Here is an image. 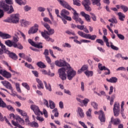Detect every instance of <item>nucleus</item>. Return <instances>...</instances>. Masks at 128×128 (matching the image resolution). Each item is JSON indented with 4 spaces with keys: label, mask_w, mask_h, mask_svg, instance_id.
I'll use <instances>...</instances> for the list:
<instances>
[{
    "label": "nucleus",
    "mask_w": 128,
    "mask_h": 128,
    "mask_svg": "<svg viewBox=\"0 0 128 128\" xmlns=\"http://www.w3.org/2000/svg\"><path fill=\"white\" fill-rule=\"evenodd\" d=\"M52 112L53 114H54V116H55V118H58V108H54L52 110Z\"/></svg>",
    "instance_id": "nucleus-44"
},
{
    "label": "nucleus",
    "mask_w": 128,
    "mask_h": 128,
    "mask_svg": "<svg viewBox=\"0 0 128 128\" xmlns=\"http://www.w3.org/2000/svg\"><path fill=\"white\" fill-rule=\"evenodd\" d=\"M58 2L65 8L69 10H72L74 12V16H72L73 20H74L76 22H80L81 24H84V21L82 20V18H78V14L76 12V11L74 9L72 8L64 0H57Z\"/></svg>",
    "instance_id": "nucleus-1"
},
{
    "label": "nucleus",
    "mask_w": 128,
    "mask_h": 128,
    "mask_svg": "<svg viewBox=\"0 0 128 128\" xmlns=\"http://www.w3.org/2000/svg\"><path fill=\"white\" fill-rule=\"evenodd\" d=\"M30 22L24 20H22L21 22V26H30Z\"/></svg>",
    "instance_id": "nucleus-31"
},
{
    "label": "nucleus",
    "mask_w": 128,
    "mask_h": 128,
    "mask_svg": "<svg viewBox=\"0 0 128 128\" xmlns=\"http://www.w3.org/2000/svg\"><path fill=\"white\" fill-rule=\"evenodd\" d=\"M49 107L52 110H54V108H56V105L54 104V102L52 101V100H49Z\"/></svg>",
    "instance_id": "nucleus-38"
},
{
    "label": "nucleus",
    "mask_w": 128,
    "mask_h": 128,
    "mask_svg": "<svg viewBox=\"0 0 128 128\" xmlns=\"http://www.w3.org/2000/svg\"><path fill=\"white\" fill-rule=\"evenodd\" d=\"M91 105L92 106H93L94 110H98V104H96V102H92Z\"/></svg>",
    "instance_id": "nucleus-52"
},
{
    "label": "nucleus",
    "mask_w": 128,
    "mask_h": 128,
    "mask_svg": "<svg viewBox=\"0 0 128 128\" xmlns=\"http://www.w3.org/2000/svg\"><path fill=\"white\" fill-rule=\"evenodd\" d=\"M82 4L87 12H90L92 10V8L90 6V0H84L82 2Z\"/></svg>",
    "instance_id": "nucleus-10"
},
{
    "label": "nucleus",
    "mask_w": 128,
    "mask_h": 128,
    "mask_svg": "<svg viewBox=\"0 0 128 128\" xmlns=\"http://www.w3.org/2000/svg\"><path fill=\"white\" fill-rule=\"evenodd\" d=\"M118 36L120 40H124V36L122 34H118Z\"/></svg>",
    "instance_id": "nucleus-63"
},
{
    "label": "nucleus",
    "mask_w": 128,
    "mask_h": 128,
    "mask_svg": "<svg viewBox=\"0 0 128 128\" xmlns=\"http://www.w3.org/2000/svg\"><path fill=\"white\" fill-rule=\"evenodd\" d=\"M29 126L32 128H38V124L36 122H30Z\"/></svg>",
    "instance_id": "nucleus-42"
},
{
    "label": "nucleus",
    "mask_w": 128,
    "mask_h": 128,
    "mask_svg": "<svg viewBox=\"0 0 128 128\" xmlns=\"http://www.w3.org/2000/svg\"><path fill=\"white\" fill-rule=\"evenodd\" d=\"M94 6L96 5L97 6H99L98 10H102L100 7V0H91Z\"/></svg>",
    "instance_id": "nucleus-23"
},
{
    "label": "nucleus",
    "mask_w": 128,
    "mask_h": 128,
    "mask_svg": "<svg viewBox=\"0 0 128 128\" xmlns=\"http://www.w3.org/2000/svg\"><path fill=\"white\" fill-rule=\"evenodd\" d=\"M103 40L104 42L106 43V46H108V48H110V42H108V38L106 36H103Z\"/></svg>",
    "instance_id": "nucleus-36"
},
{
    "label": "nucleus",
    "mask_w": 128,
    "mask_h": 128,
    "mask_svg": "<svg viewBox=\"0 0 128 128\" xmlns=\"http://www.w3.org/2000/svg\"><path fill=\"white\" fill-rule=\"evenodd\" d=\"M42 22V24H43V26H44V28H46L47 30H48L50 28V25L48 24L46 22Z\"/></svg>",
    "instance_id": "nucleus-56"
},
{
    "label": "nucleus",
    "mask_w": 128,
    "mask_h": 128,
    "mask_svg": "<svg viewBox=\"0 0 128 128\" xmlns=\"http://www.w3.org/2000/svg\"><path fill=\"white\" fill-rule=\"evenodd\" d=\"M46 30H44V33L46 34H48V36H52L54 34V30L52 28H50Z\"/></svg>",
    "instance_id": "nucleus-28"
},
{
    "label": "nucleus",
    "mask_w": 128,
    "mask_h": 128,
    "mask_svg": "<svg viewBox=\"0 0 128 128\" xmlns=\"http://www.w3.org/2000/svg\"><path fill=\"white\" fill-rule=\"evenodd\" d=\"M94 114H95L99 115L98 118L101 122H106V116H104V112H102V110H101L99 112L95 111L94 112Z\"/></svg>",
    "instance_id": "nucleus-9"
},
{
    "label": "nucleus",
    "mask_w": 128,
    "mask_h": 128,
    "mask_svg": "<svg viewBox=\"0 0 128 128\" xmlns=\"http://www.w3.org/2000/svg\"><path fill=\"white\" fill-rule=\"evenodd\" d=\"M98 68L100 70H108V72H105V74L106 76L108 74H110V69L106 68V66H102V64L99 63L98 64Z\"/></svg>",
    "instance_id": "nucleus-16"
},
{
    "label": "nucleus",
    "mask_w": 128,
    "mask_h": 128,
    "mask_svg": "<svg viewBox=\"0 0 128 128\" xmlns=\"http://www.w3.org/2000/svg\"><path fill=\"white\" fill-rule=\"evenodd\" d=\"M0 108H6L8 110H10L11 112H14V108L12 106L6 105V104L2 100V98H0Z\"/></svg>",
    "instance_id": "nucleus-7"
},
{
    "label": "nucleus",
    "mask_w": 128,
    "mask_h": 128,
    "mask_svg": "<svg viewBox=\"0 0 128 128\" xmlns=\"http://www.w3.org/2000/svg\"><path fill=\"white\" fill-rule=\"evenodd\" d=\"M120 8L123 10L124 12H126L128 10V7L123 4H120Z\"/></svg>",
    "instance_id": "nucleus-41"
},
{
    "label": "nucleus",
    "mask_w": 128,
    "mask_h": 128,
    "mask_svg": "<svg viewBox=\"0 0 128 128\" xmlns=\"http://www.w3.org/2000/svg\"><path fill=\"white\" fill-rule=\"evenodd\" d=\"M81 70H83V72H84V70H88V65H84L82 68H81Z\"/></svg>",
    "instance_id": "nucleus-54"
},
{
    "label": "nucleus",
    "mask_w": 128,
    "mask_h": 128,
    "mask_svg": "<svg viewBox=\"0 0 128 128\" xmlns=\"http://www.w3.org/2000/svg\"><path fill=\"white\" fill-rule=\"evenodd\" d=\"M67 78L69 80H72L76 76V72L70 66L67 68Z\"/></svg>",
    "instance_id": "nucleus-4"
},
{
    "label": "nucleus",
    "mask_w": 128,
    "mask_h": 128,
    "mask_svg": "<svg viewBox=\"0 0 128 128\" xmlns=\"http://www.w3.org/2000/svg\"><path fill=\"white\" fill-rule=\"evenodd\" d=\"M15 44L16 45V47H14L15 48H18L19 50H22V48H24L22 46V44H20V43H15Z\"/></svg>",
    "instance_id": "nucleus-50"
},
{
    "label": "nucleus",
    "mask_w": 128,
    "mask_h": 128,
    "mask_svg": "<svg viewBox=\"0 0 128 128\" xmlns=\"http://www.w3.org/2000/svg\"><path fill=\"white\" fill-rule=\"evenodd\" d=\"M14 42L10 40H6L5 41V44L9 46V48H12V46L16 47V44H15Z\"/></svg>",
    "instance_id": "nucleus-20"
},
{
    "label": "nucleus",
    "mask_w": 128,
    "mask_h": 128,
    "mask_svg": "<svg viewBox=\"0 0 128 128\" xmlns=\"http://www.w3.org/2000/svg\"><path fill=\"white\" fill-rule=\"evenodd\" d=\"M24 12H28V10H32V8L27 5L24 7Z\"/></svg>",
    "instance_id": "nucleus-53"
},
{
    "label": "nucleus",
    "mask_w": 128,
    "mask_h": 128,
    "mask_svg": "<svg viewBox=\"0 0 128 128\" xmlns=\"http://www.w3.org/2000/svg\"><path fill=\"white\" fill-rule=\"evenodd\" d=\"M5 22H12V24H18L20 22V19L18 18V14H12L10 18L4 20Z\"/></svg>",
    "instance_id": "nucleus-3"
},
{
    "label": "nucleus",
    "mask_w": 128,
    "mask_h": 128,
    "mask_svg": "<svg viewBox=\"0 0 128 128\" xmlns=\"http://www.w3.org/2000/svg\"><path fill=\"white\" fill-rule=\"evenodd\" d=\"M36 82H38V84L37 85V86L38 88H42L44 89V84H42V82L38 78H36Z\"/></svg>",
    "instance_id": "nucleus-24"
},
{
    "label": "nucleus",
    "mask_w": 128,
    "mask_h": 128,
    "mask_svg": "<svg viewBox=\"0 0 128 128\" xmlns=\"http://www.w3.org/2000/svg\"><path fill=\"white\" fill-rule=\"evenodd\" d=\"M80 14L82 16H84V18H85L86 22H90V15L86 14L84 12H80Z\"/></svg>",
    "instance_id": "nucleus-22"
},
{
    "label": "nucleus",
    "mask_w": 128,
    "mask_h": 128,
    "mask_svg": "<svg viewBox=\"0 0 128 128\" xmlns=\"http://www.w3.org/2000/svg\"><path fill=\"white\" fill-rule=\"evenodd\" d=\"M0 74L4 76V78H12V74L6 70H0Z\"/></svg>",
    "instance_id": "nucleus-14"
},
{
    "label": "nucleus",
    "mask_w": 128,
    "mask_h": 128,
    "mask_svg": "<svg viewBox=\"0 0 128 128\" xmlns=\"http://www.w3.org/2000/svg\"><path fill=\"white\" fill-rule=\"evenodd\" d=\"M110 122H112L114 126H118V124H120V120L118 118L114 119V117H112Z\"/></svg>",
    "instance_id": "nucleus-19"
},
{
    "label": "nucleus",
    "mask_w": 128,
    "mask_h": 128,
    "mask_svg": "<svg viewBox=\"0 0 128 128\" xmlns=\"http://www.w3.org/2000/svg\"><path fill=\"white\" fill-rule=\"evenodd\" d=\"M8 4H12V0H1L0 1V8H2L4 12H8V14H10L12 12H14V8L12 6H8ZM9 10V11H8Z\"/></svg>",
    "instance_id": "nucleus-2"
},
{
    "label": "nucleus",
    "mask_w": 128,
    "mask_h": 128,
    "mask_svg": "<svg viewBox=\"0 0 128 128\" xmlns=\"http://www.w3.org/2000/svg\"><path fill=\"white\" fill-rule=\"evenodd\" d=\"M13 38V42H14V44H16L18 42V35L15 34L14 36H12Z\"/></svg>",
    "instance_id": "nucleus-47"
},
{
    "label": "nucleus",
    "mask_w": 128,
    "mask_h": 128,
    "mask_svg": "<svg viewBox=\"0 0 128 128\" xmlns=\"http://www.w3.org/2000/svg\"><path fill=\"white\" fill-rule=\"evenodd\" d=\"M7 54H8L9 57L10 58H12V60H18V56H16V54L10 51L8 52V53Z\"/></svg>",
    "instance_id": "nucleus-21"
},
{
    "label": "nucleus",
    "mask_w": 128,
    "mask_h": 128,
    "mask_svg": "<svg viewBox=\"0 0 128 128\" xmlns=\"http://www.w3.org/2000/svg\"><path fill=\"white\" fill-rule=\"evenodd\" d=\"M36 66H38V68H46V64H44V62H37Z\"/></svg>",
    "instance_id": "nucleus-34"
},
{
    "label": "nucleus",
    "mask_w": 128,
    "mask_h": 128,
    "mask_svg": "<svg viewBox=\"0 0 128 128\" xmlns=\"http://www.w3.org/2000/svg\"><path fill=\"white\" fill-rule=\"evenodd\" d=\"M66 34L69 35L72 34V36H76V34L74 33V32H72V30L66 31Z\"/></svg>",
    "instance_id": "nucleus-59"
},
{
    "label": "nucleus",
    "mask_w": 128,
    "mask_h": 128,
    "mask_svg": "<svg viewBox=\"0 0 128 128\" xmlns=\"http://www.w3.org/2000/svg\"><path fill=\"white\" fill-rule=\"evenodd\" d=\"M38 12H44V10H46V8L40 6L38 8Z\"/></svg>",
    "instance_id": "nucleus-64"
},
{
    "label": "nucleus",
    "mask_w": 128,
    "mask_h": 128,
    "mask_svg": "<svg viewBox=\"0 0 128 128\" xmlns=\"http://www.w3.org/2000/svg\"><path fill=\"white\" fill-rule=\"evenodd\" d=\"M43 20H44V22H48V24H52V22L50 20V18H48L45 17L43 18Z\"/></svg>",
    "instance_id": "nucleus-49"
},
{
    "label": "nucleus",
    "mask_w": 128,
    "mask_h": 128,
    "mask_svg": "<svg viewBox=\"0 0 128 128\" xmlns=\"http://www.w3.org/2000/svg\"><path fill=\"white\" fill-rule=\"evenodd\" d=\"M44 84L45 86V88L47 90H48V92H52V86L50 84H46V81H44Z\"/></svg>",
    "instance_id": "nucleus-32"
},
{
    "label": "nucleus",
    "mask_w": 128,
    "mask_h": 128,
    "mask_svg": "<svg viewBox=\"0 0 128 128\" xmlns=\"http://www.w3.org/2000/svg\"><path fill=\"white\" fill-rule=\"evenodd\" d=\"M58 74L59 78L62 80H66V68H62L58 69Z\"/></svg>",
    "instance_id": "nucleus-6"
},
{
    "label": "nucleus",
    "mask_w": 128,
    "mask_h": 128,
    "mask_svg": "<svg viewBox=\"0 0 128 128\" xmlns=\"http://www.w3.org/2000/svg\"><path fill=\"white\" fill-rule=\"evenodd\" d=\"M78 112L80 116V117L81 118H84V110L80 107H78Z\"/></svg>",
    "instance_id": "nucleus-27"
},
{
    "label": "nucleus",
    "mask_w": 128,
    "mask_h": 128,
    "mask_svg": "<svg viewBox=\"0 0 128 128\" xmlns=\"http://www.w3.org/2000/svg\"><path fill=\"white\" fill-rule=\"evenodd\" d=\"M96 42L100 44L101 46H104V42L102 39H97L96 40Z\"/></svg>",
    "instance_id": "nucleus-51"
},
{
    "label": "nucleus",
    "mask_w": 128,
    "mask_h": 128,
    "mask_svg": "<svg viewBox=\"0 0 128 128\" xmlns=\"http://www.w3.org/2000/svg\"><path fill=\"white\" fill-rule=\"evenodd\" d=\"M28 42L32 46H34V48H42V42H39L38 44H36L32 39L28 40Z\"/></svg>",
    "instance_id": "nucleus-13"
},
{
    "label": "nucleus",
    "mask_w": 128,
    "mask_h": 128,
    "mask_svg": "<svg viewBox=\"0 0 128 128\" xmlns=\"http://www.w3.org/2000/svg\"><path fill=\"white\" fill-rule=\"evenodd\" d=\"M0 46H1V48H2V50H4V52H6V54H8V52H10L8 50H6V46L4 45L2 43L0 44Z\"/></svg>",
    "instance_id": "nucleus-40"
},
{
    "label": "nucleus",
    "mask_w": 128,
    "mask_h": 128,
    "mask_svg": "<svg viewBox=\"0 0 128 128\" xmlns=\"http://www.w3.org/2000/svg\"><path fill=\"white\" fill-rule=\"evenodd\" d=\"M86 38L91 40H94L96 38V35H91L90 34H87Z\"/></svg>",
    "instance_id": "nucleus-33"
},
{
    "label": "nucleus",
    "mask_w": 128,
    "mask_h": 128,
    "mask_svg": "<svg viewBox=\"0 0 128 128\" xmlns=\"http://www.w3.org/2000/svg\"><path fill=\"white\" fill-rule=\"evenodd\" d=\"M78 34L80 36H82V38H86V36H88V34H86L84 32L82 31H78Z\"/></svg>",
    "instance_id": "nucleus-39"
},
{
    "label": "nucleus",
    "mask_w": 128,
    "mask_h": 128,
    "mask_svg": "<svg viewBox=\"0 0 128 128\" xmlns=\"http://www.w3.org/2000/svg\"><path fill=\"white\" fill-rule=\"evenodd\" d=\"M42 36L44 38L46 39V42H54V40L52 38H50V35L46 34V33H44V32H41Z\"/></svg>",
    "instance_id": "nucleus-17"
},
{
    "label": "nucleus",
    "mask_w": 128,
    "mask_h": 128,
    "mask_svg": "<svg viewBox=\"0 0 128 128\" xmlns=\"http://www.w3.org/2000/svg\"><path fill=\"white\" fill-rule=\"evenodd\" d=\"M87 116H92V109H88V111L86 112Z\"/></svg>",
    "instance_id": "nucleus-61"
},
{
    "label": "nucleus",
    "mask_w": 128,
    "mask_h": 128,
    "mask_svg": "<svg viewBox=\"0 0 128 128\" xmlns=\"http://www.w3.org/2000/svg\"><path fill=\"white\" fill-rule=\"evenodd\" d=\"M84 74L88 78L89 76H94V72H92V71L87 70L84 72Z\"/></svg>",
    "instance_id": "nucleus-37"
},
{
    "label": "nucleus",
    "mask_w": 128,
    "mask_h": 128,
    "mask_svg": "<svg viewBox=\"0 0 128 128\" xmlns=\"http://www.w3.org/2000/svg\"><path fill=\"white\" fill-rule=\"evenodd\" d=\"M106 80L108 82H111L112 84H116V82H118V78L116 77H112L110 79L106 78Z\"/></svg>",
    "instance_id": "nucleus-26"
},
{
    "label": "nucleus",
    "mask_w": 128,
    "mask_h": 128,
    "mask_svg": "<svg viewBox=\"0 0 128 128\" xmlns=\"http://www.w3.org/2000/svg\"><path fill=\"white\" fill-rule=\"evenodd\" d=\"M30 108L33 110L36 116H40V114H42V112L40 110L38 107L36 105H32Z\"/></svg>",
    "instance_id": "nucleus-11"
},
{
    "label": "nucleus",
    "mask_w": 128,
    "mask_h": 128,
    "mask_svg": "<svg viewBox=\"0 0 128 128\" xmlns=\"http://www.w3.org/2000/svg\"><path fill=\"white\" fill-rule=\"evenodd\" d=\"M0 36L3 40H8V39L10 38H12V36H10V34L4 33L2 32H0Z\"/></svg>",
    "instance_id": "nucleus-18"
},
{
    "label": "nucleus",
    "mask_w": 128,
    "mask_h": 128,
    "mask_svg": "<svg viewBox=\"0 0 128 128\" xmlns=\"http://www.w3.org/2000/svg\"><path fill=\"white\" fill-rule=\"evenodd\" d=\"M110 22H112V24H118V20L116 18H111L108 20Z\"/></svg>",
    "instance_id": "nucleus-57"
},
{
    "label": "nucleus",
    "mask_w": 128,
    "mask_h": 128,
    "mask_svg": "<svg viewBox=\"0 0 128 128\" xmlns=\"http://www.w3.org/2000/svg\"><path fill=\"white\" fill-rule=\"evenodd\" d=\"M116 98V94H112L111 96L110 100V105L112 106L114 104V99Z\"/></svg>",
    "instance_id": "nucleus-45"
},
{
    "label": "nucleus",
    "mask_w": 128,
    "mask_h": 128,
    "mask_svg": "<svg viewBox=\"0 0 128 128\" xmlns=\"http://www.w3.org/2000/svg\"><path fill=\"white\" fill-rule=\"evenodd\" d=\"M55 64L56 66H59V68H62V66H66L68 68L70 66V65L67 63L66 60H56L55 62Z\"/></svg>",
    "instance_id": "nucleus-5"
},
{
    "label": "nucleus",
    "mask_w": 128,
    "mask_h": 128,
    "mask_svg": "<svg viewBox=\"0 0 128 128\" xmlns=\"http://www.w3.org/2000/svg\"><path fill=\"white\" fill-rule=\"evenodd\" d=\"M2 84H3L4 86L6 88H8V90H10L12 92H14V88H12V84L10 83V82L8 81H2Z\"/></svg>",
    "instance_id": "nucleus-15"
},
{
    "label": "nucleus",
    "mask_w": 128,
    "mask_h": 128,
    "mask_svg": "<svg viewBox=\"0 0 128 128\" xmlns=\"http://www.w3.org/2000/svg\"><path fill=\"white\" fill-rule=\"evenodd\" d=\"M62 46H64V48H72V46L70 45V44L68 43H65L63 44Z\"/></svg>",
    "instance_id": "nucleus-62"
},
{
    "label": "nucleus",
    "mask_w": 128,
    "mask_h": 128,
    "mask_svg": "<svg viewBox=\"0 0 128 128\" xmlns=\"http://www.w3.org/2000/svg\"><path fill=\"white\" fill-rule=\"evenodd\" d=\"M60 15L62 18H64L70 15V12H68V10H66V9H63L61 11Z\"/></svg>",
    "instance_id": "nucleus-25"
},
{
    "label": "nucleus",
    "mask_w": 128,
    "mask_h": 128,
    "mask_svg": "<svg viewBox=\"0 0 128 128\" xmlns=\"http://www.w3.org/2000/svg\"><path fill=\"white\" fill-rule=\"evenodd\" d=\"M22 86H24V88H26V90H30V86L26 82H22Z\"/></svg>",
    "instance_id": "nucleus-43"
},
{
    "label": "nucleus",
    "mask_w": 128,
    "mask_h": 128,
    "mask_svg": "<svg viewBox=\"0 0 128 128\" xmlns=\"http://www.w3.org/2000/svg\"><path fill=\"white\" fill-rule=\"evenodd\" d=\"M120 103L115 102L113 108V112L114 116H118L120 115Z\"/></svg>",
    "instance_id": "nucleus-8"
},
{
    "label": "nucleus",
    "mask_w": 128,
    "mask_h": 128,
    "mask_svg": "<svg viewBox=\"0 0 128 128\" xmlns=\"http://www.w3.org/2000/svg\"><path fill=\"white\" fill-rule=\"evenodd\" d=\"M26 118L25 119V122H26V124H28V126H30L31 122H30V116H26Z\"/></svg>",
    "instance_id": "nucleus-58"
},
{
    "label": "nucleus",
    "mask_w": 128,
    "mask_h": 128,
    "mask_svg": "<svg viewBox=\"0 0 128 128\" xmlns=\"http://www.w3.org/2000/svg\"><path fill=\"white\" fill-rule=\"evenodd\" d=\"M118 16L119 20H121V22H124V18H126V16L122 12H119L118 13Z\"/></svg>",
    "instance_id": "nucleus-29"
},
{
    "label": "nucleus",
    "mask_w": 128,
    "mask_h": 128,
    "mask_svg": "<svg viewBox=\"0 0 128 128\" xmlns=\"http://www.w3.org/2000/svg\"><path fill=\"white\" fill-rule=\"evenodd\" d=\"M16 120L18 122L21 124H24V119L22 118L20 116H17L16 118Z\"/></svg>",
    "instance_id": "nucleus-35"
},
{
    "label": "nucleus",
    "mask_w": 128,
    "mask_h": 128,
    "mask_svg": "<svg viewBox=\"0 0 128 128\" xmlns=\"http://www.w3.org/2000/svg\"><path fill=\"white\" fill-rule=\"evenodd\" d=\"M89 102L90 100H88V98H84L83 100H82V102L84 104V106H86Z\"/></svg>",
    "instance_id": "nucleus-48"
},
{
    "label": "nucleus",
    "mask_w": 128,
    "mask_h": 128,
    "mask_svg": "<svg viewBox=\"0 0 128 128\" xmlns=\"http://www.w3.org/2000/svg\"><path fill=\"white\" fill-rule=\"evenodd\" d=\"M24 64L26 68H30V70H34V68L32 66V65L30 64H28V62H25Z\"/></svg>",
    "instance_id": "nucleus-46"
},
{
    "label": "nucleus",
    "mask_w": 128,
    "mask_h": 128,
    "mask_svg": "<svg viewBox=\"0 0 128 128\" xmlns=\"http://www.w3.org/2000/svg\"><path fill=\"white\" fill-rule=\"evenodd\" d=\"M16 3L19 4V6H22L24 4V1L22 0H15Z\"/></svg>",
    "instance_id": "nucleus-55"
},
{
    "label": "nucleus",
    "mask_w": 128,
    "mask_h": 128,
    "mask_svg": "<svg viewBox=\"0 0 128 128\" xmlns=\"http://www.w3.org/2000/svg\"><path fill=\"white\" fill-rule=\"evenodd\" d=\"M74 4H76V6H80V3L79 0H73Z\"/></svg>",
    "instance_id": "nucleus-60"
},
{
    "label": "nucleus",
    "mask_w": 128,
    "mask_h": 128,
    "mask_svg": "<svg viewBox=\"0 0 128 128\" xmlns=\"http://www.w3.org/2000/svg\"><path fill=\"white\" fill-rule=\"evenodd\" d=\"M16 110L17 112H20V114L22 116H26H26H28V114L25 111L18 108H17Z\"/></svg>",
    "instance_id": "nucleus-30"
},
{
    "label": "nucleus",
    "mask_w": 128,
    "mask_h": 128,
    "mask_svg": "<svg viewBox=\"0 0 128 128\" xmlns=\"http://www.w3.org/2000/svg\"><path fill=\"white\" fill-rule=\"evenodd\" d=\"M38 24H36L30 28L28 31V34H36L38 30Z\"/></svg>",
    "instance_id": "nucleus-12"
}]
</instances>
